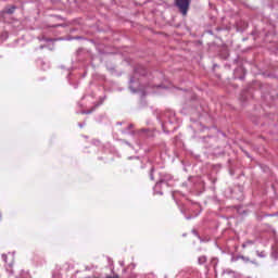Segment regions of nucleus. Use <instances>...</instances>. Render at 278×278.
Here are the masks:
<instances>
[{"label":"nucleus","mask_w":278,"mask_h":278,"mask_svg":"<svg viewBox=\"0 0 278 278\" xmlns=\"http://www.w3.org/2000/svg\"><path fill=\"white\" fill-rule=\"evenodd\" d=\"M176 8H178L180 14L186 16L188 11L190 10V1L191 0H174Z\"/></svg>","instance_id":"1"},{"label":"nucleus","mask_w":278,"mask_h":278,"mask_svg":"<svg viewBox=\"0 0 278 278\" xmlns=\"http://www.w3.org/2000/svg\"><path fill=\"white\" fill-rule=\"evenodd\" d=\"M15 10H16V5H11L10 8H5L2 11V14H14Z\"/></svg>","instance_id":"2"},{"label":"nucleus","mask_w":278,"mask_h":278,"mask_svg":"<svg viewBox=\"0 0 278 278\" xmlns=\"http://www.w3.org/2000/svg\"><path fill=\"white\" fill-rule=\"evenodd\" d=\"M205 261H206V258L204 256L199 258L200 264H204Z\"/></svg>","instance_id":"3"},{"label":"nucleus","mask_w":278,"mask_h":278,"mask_svg":"<svg viewBox=\"0 0 278 278\" xmlns=\"http://www.w3.org/2000/svg\"><path fill=\"white\" fill-rule=\"evenodd\" d=\"M2 258L4 260L5 263H8V255L2 254Z\"/></svg>","instance_id":"4"}]
</instances>
